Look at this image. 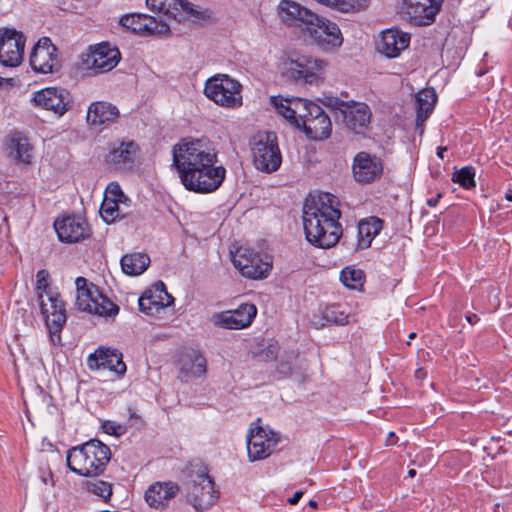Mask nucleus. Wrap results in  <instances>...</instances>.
<instances>
[{"mask_svg":"<svg viewBox=\"0 0 512 512\" xmlns=\"http://www.w3.org/2000/svg\"><path fill=\"white\" fill-rule=\"evenodd\" d=\"M150 264V257L145 253H130L121 258L122 271L129 276L141 275Z\"/></svg>","mask_w":512,"mask_h":512,"instance_id":"c9c22d12","label":"nucleus"},{"mask_svg":"<svg viewBox=\"0 0 512 512\" xmlns=\"http://www.w3.org/2000/svg\"><path fill=\"white\" fill-rule=\"evenodd\" d=\"M104 199L122 203L124 200H126V196L122 192L119 184L110 183L106 188Z\"/></svg>","mask_w":512,"mask_h":512,"instance_id":"a18cd8bd","label":"nucleus"},{"mask_svg":"<svg viewBox=\"0 0 512 512\" xmlns=\"http://www.w3.org/2000/svg\"><path fill=\"white\" fill-rule=\"evenodd\" d=\"M58 238L62 242L74 243L90 235V229L85 219L76 216H67L54 223Z\"/></svg>","mask_w":512,"mask_h":512,"instance_id":"4be33fe9","label":"nucleus"},{"mask_svg":"<svg viewBox=\"0 0 512 512\" xmlns=\"http://www.w3.org/2000/svg\"><path fill=\"white\" fill-rule=\"evenodd\" d=\"M440 198H441V194H438L437 196L428 199L427 200V205L430 206V207H435L437 205V203H438Z\"/></svg>","mask_w":512,"mask_h":512,"instance_id":"3c124183","label":"nucleus"},{"mask_svg":"<svg viewBox=\"0 0 512 512\" xmlns=\"http://www.w3.org/2000/svg\"><path fill=\"white\" fill-rule=\"evenodd\" d=\"M341 211L336 196L323 193L306 199L303 206V227L306 239L316 247L331 248L341 235Z\"/></svg>","mask_w":512,"mask_h":512,"instance_id":"f03ea898","label":"nucleus"},{"mask_svg":"<svg viewBox=\"0 0 512 512\" xmlns=\"http://www.w3.org/2000/svg\"><path fill=\"white\" fill-rule=\"evenodd\" d=\"M88 366L90 369H107L115 372L117 375H123L126 372V365L122 360V353L116 349L98 348L88 357Z\"/></svg>","mask_w":512,"mask_h":512,"instance_id":"b1692460","label":"nucleus"},{"mask_svg":"<svg viewBox=\"0 0 512 512\" xmlns=\"http://www.w3.org/2000/svg\"><path fill=\"white\" fill-rule=\"evenodd\" d=\"M349 314L340 305L326 307L321 315H314L310 323L316 327H324L326 324L343 325L348 323Z\"/></svg>","mask_w":512,"mask_h":512,"instance_id":"72a5a7b5","label":"nucleus"},{"mask_svg":"<svg viewBox=\"0 0 512 512\" xmlns=\"http://www.w3.org/2000/svg\"><path fill=\"white\" fill-rule=\"evenodd\" d=\"M242 85L226 74H217L207 80L204 88L205 95L217 105L226 108L242 106Z\"/></svg>","mask_w":512,"mask_h":512,"instance_id":"6e6552de","label":"nucleus"},{"mask_svg":"<svg viewBox=\"0 0 512 512\" xmlns=\"http://www.w3.org/2000/svg\"><path fill=\"white\" fill-rule=\"evenodd\" d=\"M11 80H12V79H5V78H1V77H0V85H2V82H4V81H11Z\"/></svg>","mask_w":512,"mask_h":512,"instance_id":"e2e57ef3","label":"nucleus"},{"mask_svg":"<svg viewBox=\"0 0 512 512\" xmlns=\"http://www.w3.org/2000/svg\"><path fill=\"white\" fill-rule=\"evenodd\" d=\"M415 337H416V333L415 332L410 333L409 336H408L409 340H412Z\"/></svg>","mask_w":512,"mask_h":512,"instance_id":"680f3d73","label":"nucleus"},{"mask_svg":"<svg viewBox=\"0 0 512 512\" xmlns=\"http://www.w3.org/2000/svg\"><path fill=\"white\" fill-rule=\"evenodd\" d=\"M410 43V35L397 28L383 31L376 44L379 53L388 58H396Z\"/></svg>","mask_w":512,"mask_h":512,"instance_id":"5701e85b","label":"nucleus"},{"mask_svg":"<svg viewBox=\"0 0 512 512\" xmlns=\"http://www.w3.org/2000/svg\"><path fill=\"white\" fill-rule=\"evenodd\" d=\"M327 63L307 55L288 57L282 63V75L295 83L314 84L321 79Z\"/></svg>","mask_w":512,"mask_h":512,"instance_id":"423d86ee","label":"nucleus"},{"mask_svg":"<svg viewBox=\"0 0 512 512\" xmlns=\"http://www.w3.org/2000/svg\"><path fill=\"white\" fill-rule=\"evenodd\" d=\"M277 15L281 22L289 28H298L304 34L316 13L292 0H281L277 6Z\"/></svg>","mask_w":512,"mask_h":512,"instance_id":"4468645a","label":"nucleus"},{"mask_svg":"<svg viewBox=\"0 0 512 512\" xmlns=\"http://www.w3.org/2000/svg\"><path fill=\"white\" fill-rule=\"evenodd\" d=\"M271 103L276 111L290 123L291 120H294V98L271 97Z\"/></svg>","mask_w":512,"mask_h":512,"instance_id":"a19ab883","label":"nucleus"},{"mask_svg":"<svg viewBox=\"0 0 512 512\" xmlns=\"http://www.w3.org/2000/svg\"><path fill=\"white\" fill-rule=\"evenodd\" d=\"M138 146L133 142H122L106 156V161L117 169H128L134 164Z\"/></svg>","mask_w":512,"mask_h":512,"instance_id":"7c9ffc66","label":"nucleus"},{"mask_svg":"<svg viewBox=\"0 0 512 512\" xmlns=\"http://www.w3.org/2000/svg\"><path fill=\"white\" fill-rule=\"evenodd\" d=\"M252 153L254 165L258 170L270 173L281 165V153L276 134L273 132L258 134L254 138Z\"/></svg>","mask_w":512,"mask_h":512,"instance_id":"9d476101","label":"nucleus"},{"mask_svg":"<svg viewBox=\"0 0 512 512\" xmlns=\"http://www.w3.org/2000/svg\"><path fill=\"white\" fill-rule=\"evenodd\" d=\"M25 36L14 28L0 29V63L7 67L21 64L24 55Z\"/></svg>","mask_w":512,"mask_h":512,"instance_id":"f8f14e48","label":"nucleus"},{"mask_svg":"<svg viewBox=\"0 0 512 512\" xmlns=\"http://www.w3.org/2000/svg\"><path fill=\"white\" fill-rule=\"evenodd\" d=\"M33 101L36 105L51 110L59 116H62L72 106L70 93L66 89L56 87H49L36 92Z\"/></svg>","mask_w":512,"mask_h":512,"instance_id":"6ab92c4d","label":"nucleus"},{"mask_svg":"<svg viewBox=\"0 0 512 512\" xmlns=\"http://www.w3.org/2000/svg\"><path fill=\"white\" fill-rule=\"evenodd\" d=\"M180 487L172 481L155 482L145 492V501L154 509L163 510L168 502L179 492Z\"/></svg>","mask_w":512,"mask_h":512,"instance_id":"a878e982","label":"nucleus"},{"mask_svg":"<svg viewBox=\"0 0 512 512\" xmlns=\"http://www.w3.org/2000/svg\"><path fill=\"white\" fill-rule=\"evenodd\" d=\"M446 150H447V148H446V147H442V146L438 147V149H437V155H438V157H440V158H442V159H443V153H444Z\"/></svg>","mask_w":512,"mask_h":512,"instance_id":"6e6d98bb","label":"nucleus"},{"mask_svg":"<svg viewBox=\"0 0 512 512\" xmlns=\"http://www.w3.org/2000/svg\"><path fill=\"white\" fill-rule=\"evenodd\" d=\"M87 489L104 500H108L112 495L111 484L101 480L88 481Z\"/></svg>","mask_w":512,"mask_h":512,"instance_id":"c03bdc74","label":"nucleus"},{"mask_svg":"<svg viewBox=\"0 0 512 512\" xmlns=\"http://www.w3.org/2000/svg\"><path fill=\"white\" fill-rule=\"evenodd\" d=\"M312 24L306 28L304 36L318 50L324 53H336L343 45L344 37L337 23L316 14Z\"/></svg>","mask_w":512,"mask_h":512,"instance_id":"39448f33","label":"nucleus"},{"mask_svg":"<svg viewBox=\"0 0 512 512\" xmlns=\"http://www.w3.org/2000/svg\"><path fill=\"white\" fill-rule=\"evenodd\" d=\"M466 320L470 323V324H475L478 322L479 318L476 314H469L466 316Z\"/></svg>","mask_w":512,"mask_h":512,"instance_id":"603ef678","label":"nucleus"},{"mask_svg":"<svg viewBox=\"0 0 512 512\" xmlns=\"http://www.w3.org/2000/svg\"><path fill=\"white\" fill-rule=\"evenodd\" d=\"M49 272L47 270H40L37 272L36 275V289H37V295L39 296V293H43L46 295V293H52L49 288Z\"/></svg>","mask_w":512,"mask_h":512,"instance_id":"49530a36","label":"nucleus"},{"mask_svg":"<svg viewBox=\"0 0 512 512\" xmlns=\"http://www.w3.org/2000/svg\"><path fill=\"white\" fill-rule=\"evenodd\" d=\"M180 364L181 373L188 378L200 377L206 372V359L196 351L183 355Z\"/></svg>","mask_w":512,"mask_h":512,"instance_id":"f704fd0d","label":"nucleus"},{"mask_svg":"<svg viewBox=\"0 0 512 512\" xmlns=\"http://www.w3.org/2000/svg\"><path fill=\"white\" fill-rule=\"evenodd\" d=\"M312 106L319 105L303 98H294V120H291V124L301 129L312 116Z\"/></svg>","mask_w":512,"mask_h":512,"instance_id":"e433bc0d","label":"nucleus"},{"mask_svg":"<svg viewBox=\"0 0 512 512\" xmlns=\"http://www.w3.org/2000/svg\"><path fill=\"white\" fill-rule=\"evenodd\" d=\"M308 504L312 508H316L318 506V504L315 500H310Z\"/></svg>","mask_w":512,"mask_h":512,"instance_id":"4d7b16f0","label":"nucleus"},{"mask_svg":"<svg viewBox=\"0 0 512 512\" xmlns=\"http://www.w3.org/2000/svg\"><path fill=\"white\" fill-rule=\"evenodd\" d=\"M395 438V433L394 432H390L389 433V437L387 439V444L388 445H393L395 442H394V439Z\"/></svg>","mask_w":512,"mask_h":512,"instance_id":"5fc2aeb1","label":"nucleus"},{"mask_svg":"<svg viewBox=\"0 0 512 512\" xmlns=\"http://www.w3.org/2000/svg\"><path fill=\"white\" fill-rule=\"evenodd\" d=\"M254 304H241L237 309L216 313L211 320L215 326L225 329H243L248 327L256 316Z\"/></svg>","mask_w":512,"mask_h":512,"instance_id":"f3484780","label":"nucleus"},{"mask_svg":"<svg viewBox=\"0 0 512 512\" xmlns=\"http://www.w3.org/2000/svg\"><path fill=\"white\" fill-rule=\"evenodd\" d=\"M152 11L162 13L167 19L181 21L183 13L195 15L193 5L186 0H146Z\"/></svg>","mask_w":512,"mask_h":512,"instance_id":"c85d7f7f","label":"nucleus"},{"mask_svg":"<svg viewBox=\"0 0 512 512\" xmlns=\"http://www.w3.org/2000/svg\"><path fill=\"white\" fill-rule=\"evenodd\" d=\"M302 496H303V492L302 491L295 492L294 495L291 498L288 499L289 504L296 505L300 501Z\"/></svg>","mask_w":512,"mask_h":512,"instance_id":"8fccbe9b","label":"nucleus"},{"mask_svg":"<svg viewBox=\"0 0 512 512\" xmlns=\"http://www.w3.org/2000/svg\"><path fill=\"white\" fill-rule=\"evenodd\" d=\"M119 204V202L113 200H103L100 208V214L105 222L112 223L117 218L122 216L119 209Z\"/></svg>","mask_w":512,"mask_h":512,"instance_id":"79ce46f5","label":"nucleus"},{"mask_svg":"<svg viewBox=\"0 0 512 512\" xmlns=\"http://www.w3.org/2000/svg\"><path fill=\"white\" fill-rule=\"evenodd\" d=\"M118 117V108L104 101L92 103L87 112V122L91 125L111 123L116 121Z\"/></svg>","mask_w":512,"mask_h":512,"instance_id":"473e14b6","label":"nucleus"},{"mask_svg":"<svg viewBox=\"0 0 512 512\" xmlns=\"http://www.w3.org/2000/svg\"><path fill=\"white\" fill-rule=\"evenodd\" d=\"M415 376H416V378H418V379H423V378H425V376H426V372L424 371V369L419 368V369H417V370H416V372H415Z\"/></svg>","mask_w":512,"mask_h":512,"instance_id":"864d4df0","label":"nucleus"},{"mask_svg":"<svg viewBox=\"0 0 512 512\" xmlns=\"http://www.w3.org/2000/svg\"><path fill=\"white\" fill-rule=\"evenodd\" d=\"M340 111L343 115L345 124L355 133H361L370 123L371 112L364 103L349 105L340 103Z\"/></svg>","mask_w":512,"mask_h":512,"instance_id":"bb28decb","label":"nucleus"},{"mask_svg":"<svg viewBox=\"0 0 512 512\" xmlns=\"http://www.w3.org/2000/svg\"><path fill=\"white\" fill-rule=\"evenodd\" d=\"M382 229V221L378 218H370L366 221H361L358 226V232L361 238L367 239V243L370 244L371 240L380 232Z\"/></svg>","mask_w":512,"mask_h":512,"instance_id":"ea45409f","label":"nucleus"},{"mask_svg":"<svg viewBox=\"0 0 512 512\" xmlns=\"http://www.w3.org/2000/svg\"><path fill=\"white\" fill-rule=\"evenodd\" d=\"M172 154V166L187 190L210 193L222 184L226 170L215 165L217 150L208 139H182L173 146Z\"/></svg>","mask_w":512,"mask_h":512,"instance_id":"f257e3e1","label":"nucleus"},{"mask_svg":"<svg viewBox=\"0 0 512 512\" xmlns=\"http://www.w3.org/2000/svg\"><path fill=\"white\" fill-rule=\"evenodd\" d=\"M352 172L356 182L372 183L381 177L383 164L380 158L362 151L354 157Z\"/></svg>","mask_w":512,"mask_h":512,"instance_id":"aec40b11","label":"nucleus"},{"mask_svg":"<svg viewBox=\"0 0 512 512\" xmlns=\"http://www.w3.org/2000/svg\"><path fill=\"white\" fill-rule=\"evenodd\" d=\"M120 24L136 33L167 34L169 25L163 20L145 14L125 15L120 19Z\"/></svg>","mask_w":512,"mask_h":512,"instance_id":"412c9836","label":"nucleus"},{"mask_svg":"<svg viewBox=\"0 0 512 512\" xmlns=\"http://www.w3.org/2000/svg\"><path fill=\"white\" fill-rule=\"evenodd\" d=\"M408 475H409V477H411V478H412V477H414V476L416 475V471H415L414 469H410V470L408 471Z\"/></svg>","mask_w":512,"mask_h":512,"instance_id":"13d9d810","label":"nucleus"},{"mask_svg":"<svg viewBox=\"0 0 512 512\" xmlns=\"http://www.w3.org/2000/svg\"><path fill=\"white\" fill-rule=\"evenodd\" d=\"M30 64L35 72L43 74L57 72L60 69L61 62L57 54V48L48 37L39 39L33 47L30 54Z\"/></svg>","mask_w":512,"mask_h":512,"instance_id":"ddd939ff","label":"nucleus"},{"mask_svg":"<svg viewBox=\"0 0 512 512\" xmlns=\"http://www.w3.org/2000/svg\"><path fill=\"white\" fill-rule=\"evenodd\" d=\"M279 370H280L281 372H288V371H289V368H287V370H286V367L284 366V364H281V366L279 367Z\"/></svg>","mask_w":512,"mask_h":512,"instance_id":"bf43d9fd","label":"nucleus"},{"mask_svg":"<svg viewBox=\"0 0 512 512\" xmlns=\"http://www.w3.org/2000/svg\"><path fill=\"white\" fill-rule=\"evenodd\" d=\"M82 60L88 69L96 73H105L112 70L120 61V52L108 43H100L91 47L89 53Z\"/></svg>","mask_w":512,"mask_h":512,"instance_id":"dca6fc26","label":"nucleus"},{"mask_svg":"<svg viewBox=\"0 0 512 512\" xmlns=\"http://www.w3.org/2000/svg\"><path fill=\"white\" fill-rule=\"evenodd\" d=\"M77 296L76 306L79 310L99 316H115L119 307L102 295L97 287L88 283L84 277H78L75 281Z\"/></svg>","mask_w":512,"mask_h":512,"instance_id":"0eeeda50","label":"nucleus"},{"mask_svg":"<svg viewBox=\"0 0 512 512\" xmlns=\"http://www.w3.org/2000/svg\"><path fill=\"white\" fill-rule=\"evenodd\" d=\"M416 102V131L424 133V122L432 113L437 102V94L433 88L420 90L415 95Z\"/></svg>","mask_w":512,"mask_h":512,"instance_id":"c756f323","label":"nucleus"},{"mask_svg":"<svg viewBox=\"0 0 512 512\" xmlns=\"http://www.w3.org/2000/svg\"><path fill=\"white\" fill-rule=\"evenodd\" d=\"M364 277L361 269L346 267L342 270L340 279L347 288L356 290L363 286Z\"/></svg>","mask_w":512,"mask_h":512,"instance_id":"58836bf2","label":"nucleus"},{"mask_svg":"<svg viewBox=\"0 0 512 512\" xmlns=\"http://www.w3.org/2000/svg\"><path fill=\"white\" fill-rule=\"evenodd\" d=\"M505 197L508 201L512 202V193H507Z\"/></svg>","mask_w":512,"mask_h":512,"instance_id":"052dcab7","label":"nucleus"},{"mask_svg":"<svg viewBox=\"0 0 512 512\" xmlns=\"http://www.w3.org/2000/svg\"><path fill=\"white\" fill-rule=\"evenodd\" d=\"M279 347L277 343H269L261 352V357L266 361L276 359Z\"/></svg>","mask_w":512,"mask_h":512,"instance_id":"de8ad7c7","label":"nucleus"},{"mask_svg":"<svg viewBox=\"0 0 512 512\" xmlns=\"http://www.w3.org/2000/svg\"><path fill=\"white\" fill-rule=\"evenodd\" d=\"M279 438L271 431L261 426L251 428L247 436V451L251 461L268 457L278 443Z\"/></svg>","mask_w":512,"mask_h":512,"instance_id":"2eb2a0df","label":"nucleus"},{"mask_svg":"<svg viewBox=\"0 0 512 512\" xmlns=\"http://www.w3.org/2000/svg\"><path fill=\"white\" fill-rule=\"evenodd\" d=\"M41 312L51 333L59 332L66 322V310L57 293H39Z\"/></svg>","mask_w":512,"mask_h":512,"instance_id":"a211bd4d","label":"nucleus"},{"mask_svg":"<svg viewBox=\"0 0 512 512\" xmlns=\"http://www.w3.org/2000/svg\"><path fill=\"white\" fill-rule=\"evenodd\" d=\"M7 148L9 156L17 163H31L33 158V147L28 138L21 133H15L10 136Z\"/></svg>","mask_w":512,"mask_h":512,"instance_id":"2f4dec72","label":"nucleus"},{"mask_svg":"<svg viewBox=\"0 0 512 512\" xmlns=\"http://www.w3.org/2000/svg\"><path fill=\"white\" fill-rule=\"evenodd\" d=\"M443 0H401L400 14L415 26L431 25Z\"/></svg>","mask_w":512,"mask_h":512,"instance_id":"9b49d317","label":"nucleus"},{"mask_svg":"<svg viewBox=\"0 0 512 512\" xmlns=\"http://www.w3.org/2000/svg\"><path fill=\"white\" fill-rule=\"evenodd\" d=\"M331 121L320 106H312V116L303 125L306 136L311 140H323L330 136Z\"/></svg>","mask_w":512,"mask_h":512,"instance_id":"cd10ccee","label":"nucleus"},{"mask_svg":"<svg viewBox=\"0 0 512 512\" xmlns=\"http://www.w3.org/2000/svg\"><path fill=\"white\" fill-rule=\"evenodd\" d=\"M475 172L472 167H463L454 172L452 180L459 183L462 187L469 189L475 186Z\"/></svg>","mask_w":512,"mask_h":512,"instance_id":"37998d69","label":"nucleus"},{"mask_svg":"<svg viewBox=\"0 0 512 512\" xmlns=\"http://www.w3.org/2000/svg\"><path fill=\"white\" fill-rule=\"evenodd\" d=\"M184 491L186 501L198 512L208 510L218 499L214 481L204 466L191 471L184 484Z\"/></svg>","mask_w":512,"mask_h":512,"instance_id":"20e7f679","label":"nucleus"},{"mask_svg":"<svg viewBox=\"0 0 512 512\" xmlns=\"http://www.w3.org/2000/svg\"><path fill=\"white\" fill-rule=\"evenodd\" d=\"M111 457L110 448L99 440H90L67 453L66 462L71 471L85 477L100 475Z\"/></svg>","mask_w":512,"mask_h":512,"instance_id":"7ed1b4c3","label":"nucleus"},{"mask_svg":"<svg viewBox=\"0 0 512 512\" xmlns=\"http://www.w3.org/2000/svg\"><path fill=\"white\" fill-rule=\"evenodd\" d=\"M174 298L167 292L163 282L159 281L152 289L146 291L138 300L140 311L146 314H153L159 309L173 304Z\"/></svg>","mask_w":512,"mask_h":512,"instance_id":"393cba45","label":"nucleus"},{"mask_svg":"<svg viewBox=\"0 0 512 512\" xmlns=\"http://www.w3.org/2000/svg\"><path fill=\"white\" fill-rule=\"evenodd\" d=\"M231 260L242 276L249 279L266 278L272 269V260L268 255L254 252L248 247H239L231 252Z\"/></svg>","mask_w":512,"mask_h":512,"instance_id":"1a4fd4ad","label":"nucleus"},{"mask_svg":"<svg viewBox=\"0 0 512 512\" xmlns=\"http://www.w3.org/2000/svg\"><path fill=\"white\" fill-rule=\"evenodd\" d=\"M318 3L340 12H358L367 7L370 0H316Z\"/></svg>","mask_w":512,"mask_h":512,"instance_id":"4c0bfd02","label":"nucleus"},{"mask_svg":"<svg viewBox=\"0 0 512 512\" xmlns=\"http://www.w3.org/2000/svg\"><path fill=\"white\" fill-rule=\"evenodd\" d=\"M102 427L104 431L110 435L119 436L124 432L121 425H116L112 422H105Z\"/></svg>","mask_w":512,"mask_h":512,"instance_id":"09e8293b","label":"nucleus"}]
</instances>
